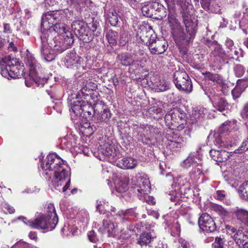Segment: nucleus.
Wrapping results in <instances>:
<instances>
[{
    "mask_svg": "<svg viewBox=\"0 0 248 248\" xmlns=\"http://www.w3.org/2000/svg\"><path fill=\"white\" fill-rule=\"evenodd\" d=\"M41 46L40 47L41 55L42 58L46 62H49L54 60L55 54V50H52L49 47L46 40V36L45 34H42L41 36Z\"/></svg>",
    "mask_w": 248,
    "mask_h": 248,
    "instance_id": "ddd939ff",
    "label": "nucleus"
},
{
    "mask_svg": "<svg viewBox=\"0 0 248 248\" xmlns=\"http://www.w3.org/2000/svg\"><path fill=\"white\" fill-rule=\"evenodd\" d=\"M168 24L175 42L179 46L188 44L196 33L197 24L191 20L187 8L185 9L181 8L180 10L186 34L184 32L181 23L176 18L177 14L175 11L170 6H168Z\"/></svg>",
    "mask_w": 248,
    "mask_h": 248,
    "instance_id": "f257e3e1",
    "label": "nucleus"
},
{
    "mask_svg": "<svg viewBox=\"0 0 248 248\" xmlns=\"http://www.w3.org/2000/svg\"><path fill=\"white\" fill-rule=\"evenodd\" d=\"M236 85L244 91L248 87V78H246L237 80Z\"/></svg>",
    "mask_w": 248,
    "mask_h": 248,
    "instance_id": "8fccbe9b",
    "label": "nucleus"
},
{
    "mask_svg": "<svg viewBox=\"0 0 248 248\" xmlns=\"http://www.w3.org/2000/svg\"><path fill=\"white\" fill-rule=\"evenodd\" d=\"M117 166L123 169H132L135 168L138 161L133 157L123 158L116 162Z\"/></svg>",
    "mask_w": 248,
    "mask_h": 248,
    "instance_id": "5701e85b",
    "label": "nucleus"
},
{
    "mask_svg": "<svg viewBox=\"0 0 248 248\" xmlns=\"http://www.w3.org/2000/svg\"><path fill=\"white\" fill-rule=\"evenodd\" d=\"M138 140L141 141L142 143L147 144L149 143L150 140L148 138H146L145 136L142 134H138Z\"/></svg>",
    "mask_w": 248,
    "mask_h": 248,
    "instance_id": "0e129e2a",
    "label": "nucleus"
},
{
    "mask_svg": "<svg viewBox=\"0 0 248 248\" xmlns=\"http://www.w3.org/2000/svg\"><path fill=\"white\" fill-rule=\"evenodd\" d=\"M101 152L107 156L108 160L112 163L117 162L122 155L121 154L115 149L113 145L109 144L104 145V147L101 149Z\"/></svg>",
    "mask_w": 248,
    "mask_h": 248,
    "instance_id": "dca6fc26",
    "label": "nucleus"
},
{
    "mask_svg": "<svg viewBox=\"0 0 248 248\" xmlns=\"http://www.w3.org/2000/svg\"><path fill=\"white\" fill-rule=\"evenodd\" d=\"M180 191L186 198H188L189 196H191L192 193L190 184L187 182H186L185 183H183V184L181 185Z\"/></svg>",
    "mask_w": 248,
    "mask_h": 248,
    "instance_id": "e433bc0d",
    "label": "nucleus"
},
{
    "mask_svg": "<svg viewBox=\"0 0 248 248\" xmlns=\"http://www.w3.org/2000/svg\"><path fill=\"white\" fill-rule=\"evenodd\" d=\"M94 118L97 123L106 122L110 117L111 114L107 107L102 102L95 104Z\"/></svg>",
    "mask_w": 248,
    "mask_h": 248,
    "instance_id": "2eb2a0df",
    "label": "nucleus"
},
{
    "mask_svg": "<svg viewBox=\"0 0 248 248\" xmlns=\"http://www.w3.org/2000/svg\"><path fill=\"white\" fill-rule=\"evenodd\" d=\"M168 45L167 41L163 38H155L149 45L148 48L153 55H159L164 53L167 49Z\"/></svg>",
    "mask_w": 248,
    "mask_h": 248,
    "instance_id": "f8f14e48",
    "label": "nucleus"
},
{
    "mask_svg": "<svg viewBox=\"0 0 248 248\" xmlns=\"http://www.w3.org/2000/svg\"><path fill=\"white\" fill-rule=\"evenodd\" d=\"M154 239L151 232H143L141 233L137 239V244L140 246H146L148 245Z\"/></svg>",
    "mask_w": 248,
    "mask_h": 248,
    "instance_id": "c85d7f7f",
    "label": "nucleus"
},
{
    "mask_svg": "<svg viewBox=\"0 0 248 248\" xmlns=\"http://www.w3.org/2000/svg\"><path fill=\"white\" fill-rule=\"evenodd\" d=\"M2 210L6 214H13L15 211L14 207L7 203H4L2 205Z\"/></svg>",
    "mask_w": 248,
    "mask_h": 248,
    "instance_id": "13d9d810",
    "label": "nucleus"
},
{
    "mask_svg": "<svg viewBox=\"0 0 248 248\" xmlns=\"http://www.w3.org/2000/svg\"><path fill=\"white\" fill-rule=\"evenodd\" d=\"M196 164V163L194 162V158L191 156H189L183 161L182 165L183 167L187 169L191 165L194 166Z\"/></svg>",
    "mask_w": 248,
    "mask_h": 248,
    "instance_id": "864d4df0",
    "label": "nucleus"
},
{
    "mask_svg": "<svg viewBox=\"0 0 248 248\" xmlns=\"http://www.w3.org/2000/svg\"><path fill=\"white\" fill-rule=\"evenodd\" d=\"M233 124V122L230 121L225 122L219 127L218 132L220 135L227 134L228 132H230L233 128V126H232Z\"/></svg>",
    "mask_w": 248,
    "mask_h": 248,
    "instance_id": "58836bf2",
    "label": "nucleus"
},
{
    "mask_svg": "<svg viewBox=\"0 0 248 248\" xmlns=\"http://www.w3.org/2000/svg\"><path fill=\"white\" fill-rule=\"evenodd\" d=\"M217 198L220 201L223 200L226 196V192L224 190H217Z\"/></svg>",
    "mask_w": 248,
    "mask_h": 248,
    "instance_id": "774afa93",
    "label": "nucleus"
},
{
    "mask_svg": "<svg viewBox=\"0 0 248 248\" xmlns=\"http://www.w3.org/2000/svg\"><path fill=\"white\" fill-rule=\"evenodd\" d=\"M240 114L245 123L248 122V102L244 105L241 110Z\"/></svg>",
    "mask_w": 248,
    "mask_h": 248,
    "instance_id": "603ef678",
    "label": "nucleus"
},
{
    "mask_svg": "<svg viewBox=\"0 0 248 248\" xmlns=\"http://www.w3.org/2000/svg\"><path fill=\"white\" fill-rule=\"evenodd\" d=\"M129 35L128 32L122 31L120 35L119 43L121 46H124L129 40Z\"/></svg>",
    "mask_w": 248,
    "mask_h": 248,
    "instance_id": "49530a36",
    "label": "nucleus"
},
{
    "mask_svg": "<svg viewBox=\"0 0 248 248\" xmlns=\"http://www.w3.org/2000/svg\"><path fill=\"white\" fill-rule=\"evenodd\" d=\"M67 12H69L70 15L73 16V12L66 9L65 12L62 11H51L46 13L43 15L42 17L41 27L43 29L48 27L47 25H55L63 21L64 18V13L67 14Z\"/></svg>",
    "mask_w": 248,
    "mask_h": 248,
    "instance_id": "39448f33",
    "label": "nucleus"
},
{
    "mask_svg": "<svg viewBox=\"0 0 248 248\" xmlns=\"http://www.w3.org/2000/svg\"><path fill=\"white\" fill-rule=\"evenodd\" d=\"M24 222L32 228L43 230L44 232L52 231L56 226V224L53 223L51 219L43 215L36 217L34 220H27V222L24 221Z\"/></svg>",
    "mask_w": 248,
    "mask_h": 248,
    "instance_id": "423d86ee",
    "label": "nucleus"
},
{
    "mask_svg": "<svg viewBox=\"0 0 248 248\" xmlns=\"http://www.w3.org/2000/svg\"><path fill=\"white\" fill-rule=\"evenodd\" d=\"M79 62V57L74 51L68 53L64 59V65L68 68L77 67Z\"/></svg>",
    "mask_w": 248,
    "mask_h": 248,
    "instance_id": "393cba45",
    "label": "nucleus"
},
{
    "mask_svg": "<svg viewBox=\"0 0 248 248\" xmlns=\"http://www.w3.org/2000/svg\"><path fill=\"white\" fill-rule=\"evenodd\" d=\"M198 225L204 232H214L217 228L214 220L207 213H203L201 216L198 219Z\"/></svg>",
    "mask_w": 248,
    "mask_h": 248,
    "instance_id": "9d476101",
    "label": "nucleus"
},
{
    "mask_svg": "<svg viewBox=\"0 0 248 248\" xmlns=\"http://www.w3.org/2000/svg\"><path fill=\"white\" fill-rule=\"evenodd\" d=\"M239 54V51L237 50H234L233 54L232 53H230L228 55V57L230 60L235 59L237 61H239L238 54Z\"/></svg>",
    "mask_w": 248,
    "mask_h": 248,
    "instance_id": "e2e57ef3",
    "label": "nucleus"
},
{
    "mask_svg": "<svg viewBox=\"0 0 248 248\" xmlns=\"http://www.w3.org/2000/svg\"><path fill=\"white\" fill-rule=\"evenodd\" d=\"M151 6L152 7V11L154 10L155 12V15L157 16L154 17V18L161 20L165 18L167 16L166 9L165 7L158 1L153 0L150 1Z\"/></svg>",
    "mask_w": 248,
    "mask_h": 248,
    "instance_id": "a211bd4d",
    "label": "nucleus"
},
{
    "mask_svg": "<svg viewBox=\"0 0 248 248\" xmlns=\"http://www.w3.org/2000/svg\"><path fill=\"white\" fill-rule=\"evenodd\" d=\"M26 64L29 66V75H34L36 72V61L32 55H28L26 58Z\"/></svg>",
    "mask_w": 248,
    "mask_h": 248,
    "instance_id": "72a5a7b5",
    "label": "nucleus"
},
{
    "mask_svg": "<svg viewBox=\"0 0 248 248\" xmlns=\"http://www.w3.org/2000/svg\"><path fill=\"white\" fill-rule=\"evenodd\" d=\"M202 7L205 10L207 11L209 9L211 4V0H201Z\"/></svg>",
    "mask_w": 248,
    "mask_h": 248,
    "instance_id": "680f3d73",
    "label": "nucleus"
},
{
    "mask_svg": "<svg viewBox=\"0 0 248 248\" xmlns=\"http://www.w3.org/2000/svg\"><path fill=\"white\" fill-rule=\"evenodd\" d=\"M85 101H74L69 108L76 115H80L83 113V102Z\"/></svg>",
    "mask_w": 248,
    "mask_h": 248,
    "instance_id": "473e14b6",
    "label": "nucleus"
},
{
    "mask_svg": "<svg viewBox=\"0 0 248 248\" xmlns=\"http://www.w3.org/2000/svg\"><path fill=\"white\" fill-rule=\"evenodd\" d=\"M117 37V32L112 30H108L106 33V37L111 47L116 45Z\"/></svg>",
    "mask_w": 248,
    "mask_h": 248,
    "instance_id": "7c9ffc66",
    "label": "nucleus"
},
{
    "mask_svg": "<svg viewBox=\"0 0 248 248\" xmlns=\"http://www.w3.org/2000/svg\"><path fill=\"white\" fill-rule=\"evenodd\" d=\"M63 161L56 154H49L45 161L41 164L43 170L49 171H56L57 169L63 167Z\"/></svg>",
    "mask_w": 248,
    "mask_h": 248,
    "instance_id": "0eeeda50",
    "label": "nucleus"
},
{
    "mask_svg": "<svg viewBox=\"0 0 248 248\" xmlns=\"http://www.w3.org/2000/svg\"><path fill=\"white\" fill-rule=\"evenodd\" d=\"M215 144L221 147H226L228 144L223 140L221 135L216 137Z\"/></svg>",
    "mask_w": 248,
    "mask_h": 248,
    "instance_id": "4d7b16f0",
    "label": "nucleus"
},
{
    "mask_svg": "<svg viewBox=\"0 0 248 248\" xmlns=\"http://www.w3.org/2000/svg\"><path fill=\"white\" fill-rule=\"evenodd\" d=\"M144 209V208L141 207L140 208L135 207L134 208H130L126 210H121L116 214V218H117L122 223L128 220L129 216L138 217L139 215L141 214L142 218H145L146 216L145 214H142V211Z\"/></svg>",
    "mask_w": 248,
    "mask_h": 248,
    "instance_id": "6e6552de",
    "label": "nucleus"
},
{
    "mask_svg": "<svg viewBox=\"0 0 248 248\" xmlns=\"http://www.w3.org/2000/svg\"><path fill=\"white\" fill-rule=\"evenodd\" d=\"M202 174V166L201 163L196 164L194 167L193 168L192 170L190 172L191 177L194 178L198 177Z\"/></svg>",
    "mask_w": 248,
    "mask_h": 248,
    "instance_id": "79ce46f5",
    "label": "nucleus"
},
{
    "mask_svg": "<svg viewBox=\"0 0 248 248\" xmlns=\"http://www.w3.org/2000/svg\"><path fill=\"white\" fill-rule=\"evenodd\" d=\"M234 71L236 76L240 77L244 75L245 69L243 65L237 64L234 67Z\"/></svg>",
    "mask_w": 248,
    "mask_h": 248,
    "instance_id": "5fc2aeb1",
    "label": "nucleus"
},
{
    "mask_svg": "<svg viewBox=\"0 0 248 248\" xmlns=\"http://www.w3.org/2000/svg\"><path fill=\"white\" fill-rule=\"evenodd\" d=\"M135 191H137L141 195L147 194L150 191L151 186L148 179L141 176H136L132 181Z\"/></svg>",
    "mask_w": 248,
    "mask_h": 248,
    "instance_id": "9b49d317",
    "label": "nucleus"
},
{
    "mask_svg": "<svg viewBox=\"0 0 248 248\" xmlns=\"http://www.w3.org/2000/svg\"><path fill=\"white\" fill-rule=\"evenodd\" d=\"M214 248H224V244L220 238H216L215 241L213 244Z\"/></svg>",
    "mask_w": 248,
    "mask_h": 248,
    "instance_id": "052dcab7",
    "label": "nucleus"
},
{
    "mask_svg": "<svg viewBox=\"0 0 248 248\" xmlns=\"http://www.w3.org/2000/svg\"><path fill=\"white\" fill-rule=\"evenodd\" d=\"M244 91L241 90L240 88H239L237 85L235 87V88L232 91V94L233 97V99L235 100L241 96L242 93Z\"/></svg>",
    "mask_w": 248,
    "mask_h": 248,
    "instance_id": "6e6d98bb",
    "label": "nucleus"
},
{
    "mask_svg": "<svg viewBox=\"0 0 248 248\" xmlns=\"http://www.w3.org/2000/svg\"><path fill=\"white\" fill-rule=\"evenodd\" d=\"M80 92L81 93V95L83 96H88L89 95H90L92 93L91 90L87 85L85 81L82 83V85L81 89L80 90Z\"/></svg>",
    "mask_w": 248,
    "mask_h": 248,
    "instance_id": "3c124183",
    "label": "nucleus"
},
{
    "mask_svg": "<svg viewBox=\"0 0 248 248\" xmlns=\"http://www.w3.org/2000/svg\"><path fill=\"white\" fill-rule=\"evenodd\" d=\"M45 211V214L44 215H46V217H47V218L51 219L53 224L57 225L58 222V217L56 214L54 205L51 203L46 204Z\"/></svg>",
    "mask_w": 248,
    "mask_h": 248,
    "instance_id": "bb28decb",
    "label": "nucleus"
},
{
    "mask_svg": "<svg viewBox=\"0 0 248 248\" xmlns=\"http://www.w3.org/2000/svg\"><path fill=\"white\" fill-rule=\"evenodd\" d=\"M34 74V75H29L30 79H31L32 81L35 83L38 86H41V87H43L47 82V78H41L38 76L36 71L35 72Z\"/></svg>",
    "mask_w": 248,
    "mask_h": 248,
    "instance_id": "4c0bfd02",
    "label": "nucleus"
},
{
    "mask_svg": "<svg viewBox=\"0 0 248 248\" xmlns=\"http://www.w3.org/2000/svg\"><path fill=\"white\" fill-rule=\"evenodd\" d=\"M134 64L131 65V66L134 67V69L140 70L141 69L144 70L143 69L144 66L142 65V63H141V60H135L134 59Z\"/></svg>",
    "mask_w": 248,
    "mask_h": 248,
    "instance_id": "bf43d9fd",
    "label": "nucleus"
},
{
    "mask_svg": "<svg viewBox=\"0 0 248 248\" xmlns=\"http://www.w3.org/2000/svg\"><path fill=\"white\" fill-rule=\"evenodd\" d=\"M81 131L89 135H92L93 133V127L91 126L89 123L86 122L84 123L81 126Z\"/></svg>",
    "mask_w": 248,
    "mask_h": 248,
    "instance_id": "09e8293b",
    "label": "nucleus"
},
{
    "mask_svg": "<svg viewBox=\"0 0 248 248\" xmlns=\"http://www.w3.org/2000/svg\"><path fill=\"white\" fill-rule=\"evenodd\" d=\"M233 238L236 244L240 247L248 243V232H243L241 229H239L234 234Z\"/></svg>",
    "mask_w": 248,
    "mask_h": 248,
    "instance_id": "a878e982",
    "label": "nucleus"
},
{
    "mask_svg": "<svg viewBox=\"0 0 248 248\" xmlns=\"http://www.w3.org/2000/svg\"><path fill=\"white\" fill-rule=\"evenodd\" d=\"M116 61L122 66L127 67L131 66L134 64V59L132 55L128 52L121 53L117 56Z\"/></svg>",
    "mask_w": 248,
    "mask_h": 248,
    "instance_id": "6ab92c4d",
    "label": "nucleus"
},
{
    "mask_svg": "<svg viewBox=\"0 0 248 248\" xmlns=\"http://www.w3.org/2000/svg\"><path fill=\"white\" fill-rule=\"evenodd\" d=\"M232 153H229L223 150H216L213 149L211 150L209 152L212 159L218 162H224L227 160Z\"/></svg>",
    "mask_w": 248,
    "mask_h": 248,
    "instance_id": "412c9836",
    "label": "nucleus"
},
{
    "mask_svg": "<svg viewBox=\"0 0 248 248\" xmlns=\"http://www.w3.org/2000/svg\"><path fill=\"white\" fill-rule=\"evenodd\" d=\"M88 236L90 241L95 243L97 241V238L95 235L94 232L93 231H90L88 233Z\"/></svg>",
    "mask_w": 248,
    "mask_h": 248,
    "instance_id": "338daca9",
    "label": "nucleus"
},
{
    "mask_svg": "<svg viewBox=\"0 0 248 248\" xmlns=\"http://www.w3.org/2000/svg\"><path fill=\"white\" fill-rule=\"evenodd\" d=\"M107 18L110 25L113 26H116L119 21L118 15L114 10L109 11L108 14Z\"/></svg>",
    "mask_w": 248,
    "mask_h": 248,
    "instance_id": "c9c22d12",
    "label": "nucleus"
},
{
    "mask_svg": "<svg viewBox=\"0 0 248 248\" xmlns=\"http://www.w3.org/2000/svg\"><path fill=\"white\" fill-rule=\"evenodd\" d=\"M212 103L214 108L220 112L229 108V104L227 100L223 97L217 95L213 96Z\"/></svg>",
    "mask_w": 248,
    "mask_h": 248,
    "instance_id": "4be33fe9",
    "label": "nucleus"
},
{
    "mask_svg": "<svg viewBox=\"0 0 248 248\" xmlns=\"http://www.w3.org/2000/svg\"><path fill=\"white\" fill-rule=\"evenodd\" d=\"M214 210L222 217H225L229 215V212L221 206L216 205L214 207Z\"/></svg>",
    "mask_w": 248,
    "mask_h": 248,
    "instance_id": "de8ad7c7",
    "label": "nucleus"
},
{
    "mask_svg": "<svg viewBox=\"0 0 248 248\" xmlns=\"http://www.w3.org/2000/svg\"><path fill=\"white\" fill-rule=\"evenodd\" d=\"M140 42L142 44L149 46L151 41H153L156 36L153 32V31H148L146 29H143L140 32Z\"/></svg>",
    "mask_w": 248,
    "mask_h": 248,
    "instance_id": "b1692460",
    "label": "nucleus"
},
{
    "mask_svg": "<svg viewBox=\"0 0 248 248\" xmlns=\"http://www.w3.org/2000/svg\"><path fill=\"white\" fill-rule=\"evenodd\" d=\"M17 63L18 62L17 59H10L4 69L1 67V75L7 78H16L19 74V70L16 67Z\"/></svg>",
    "mask_w": 248,
    "mask_h": 248,
    "instance_id": "1a4fd4ad",
    "label": "nucleus"
},
{
    "mask_svg": "<svg viewBox=\"0 0 248 248\" xmlns=\"http://www.w3.org/2000/svg\"><path fill=\"white\" fill-rule=\"evenodd\" d=\"M204 77L210 80L217 83H220L222 81L221 76L217 74H214L209 72H206L203 74Z\"/></svg>",
    "mask_w": 248,
    "mask_h": 248,
    "instance_id": "a19ab883",
    "label": "nucleus"
},
{
    "mask_svg": "<svg viewBox=\"0 0 248 248\" xmlns=\"http://www.w3.org/2000/svg\"><path fill=\"white\" fill-rule=\"evenodd\" d=\"M103 226L104 229L107 230L109 237H114L116 235V228L114 223L108 220L104 219Z\"/></svg>",
    "mask_w": 248,
    "mask_h": 248,
    "instance_id": "c756f323",
    "label": "nucleus"
},
{
    "mask_svg": "<svg viewBox=\"0 0 248 248\" xmlns=\"http://www.w3.org/2000/svg\"><path fill=\"white\" fill-rule=\"evenodd\" d=\"M239 192L244 199L248 200V181L244 182L240 186Z\"/></svg>",
    "mask_w": 248,
    "mask_h": 248,
    "instance_id": "a18cd8bd",
    "label": "nucleus"
},
{
    "mask_svg": "<svg viewBox=\"0 0 248 248\" xmlns=\"http://www.w3.org/2000/svg\"><path fill=\"white\" fill-rule=\"evenodd\" d=\"M61 36L62 39L63 43H61L60 45L62 47L61 49L66 50L74 43V38L72 33L70 31H67L65 33L62 34Z\"/></svg>",
    "mask_w": 248,
    "mask_h": 248,
    "instance_id": "cd10ccee",
    "label": "nucleus"
},
{
    "mask_svg": "<svg viewBox=\"0 0 248 248\" xmlns=\"http://www.w3.org/2000/svg\"><path fill=\"white\" fill-rule=\"evenodd\" d=\"M46 40L49 47L51 48H53L54 50L59 53H62L65 50L61 49L62 47H61L62 46L60 45V43H63V42L61 36H53V34H51L49 37L46 36Z\"/></svg>",
    "mask_w": 248,
    "mask_h": 248,
    "instance_id": "aec40b11",
    "label": "nucleus"
},
{
    "mask_svg": "<svg viewBox=\"0 0 248 248\" xmlns=\"http://www.w3.org/2000/svg\"><path fill=\"white\" fill-rule=\"evenodd\" d=\"M71 28L77 37L84 43H89L93 39V34L88 26L81 20H74Z\"/></svg>",
    "mask_w": 248,
    "mask_h": 248,
    "instance_id": "7ed1b4c3",
    "label": "nucleus"
},
{
    "mask_svg": "<svg viewBox=\"0 0 248 248\" xmlns=\"http://www.w3.org/2000/svg\"><path fill=\"white\" fill-rule=\"evenodd\" d=\"M234 214L237 219L248 226V211L243 209H238L235 211Z\"/></svg>",
    "mask_w": 248,
    "mask_h": 248,
    "instance_id": "2f4dec72",
    "label": "nucleus"
},
{
    "mask_svg": "<svg viewBox=\"0 0 248 248\" xmlns=\"http://www.w3.org/2000/svg\"><path fill=\"white\" fill-rule=\"evenodd\" d=\"M186 114L180 108H175L167 113L165 117L166 123H170L173 126L172 129L178 131L185 128Z\"/></svg>",
    "mask_w": 248,
    "mask_h": 248,
    "instance_id": "f03ea898",
    "label": "nucleus"
},
{
    "mask_svg": "<svg viewBox=\"0 0 248 248\" xmlns=\"http://www.w3.org/2000/svg\"><path fill=\"white\" fill-rule=\"evenodd\" d=\"M56 171L53 173V179L51 180V183L55 187L62 185V182L66 179H69V170L66 166H63L57 169Z\"/></svg>",
    "mask_w": 248,
    "mask_h": 248,
    "instance_id": "4468645a",
    "label": "nucleus"
},
{
    "mask_svg": "<svg viewBox=\"0 0 248 248\" xmlns=\"http://www.w3.org/2000/svg\"><path fill=\"white\" fill-rule=\"evenodd\" d=\"M95 104L92 106L90 104H89L88 102H83V113L84 115H86L87 114L88 116L92 117V116H94L95 113Z\"/></svg>",
    "mask_w": 248,
    "mask_h": 248,
    "instance_id": "f704fd0d",
    "label": "nucleus"
},
{
    "mask_svg": "<svg viewBox=\"0 0 248 248\" xmlns=\"http://www.w3.org/2000/svg\"><path fill=\"white\" fill-rule=\"evenodd\" d=\"M3 32L5 34H10L12 33V30L11 29L10 25L9 23L3 24Z\"/></svg>",
    "mask_w": 248,
    "mask_h": 248,
    "instance_id": "69168bd1",
    "label": "nucleus"
},
{
    "mask_svg": "<svg viewBox=\"0 0 248 248\" xmlns=\"http://www.w3.org/2000/svg\"><path fill=\"white\" fill-rule=\"evenodd\" d=\"M141 12L145 16L149 17L153 16V12L150 2H149L147 4L142 6L141 8Z\"/></svg>",
    "mask_w": 248,
    "mask_h": 248,
    "instance_id": "c03bdc74",
    "label": "nucleus"
},
{
    "mask_svg": "<svg viewBox=\"0 0 248 248\" xmlns=\"http://www.w3.org/2000/svg\"><path fill=\"white\" fill-rule=\"evenodd\" d=\"M173 81L176 88L186 93L192 90L191 81L187 73L183 70H178L173 74Z\"/></svg>",
    "mask_w": 248,
    "mask_h": 248,
    "instance_id": "20e7f679",
    "label": "nucleus"
},
{
    "mask_svg": "<svg viewBox=\"0 0 248 248\" xmlns=\"http://www.w3.org/2000/svg\"><path fill=\"white\" fill-rule=\"evenodd\" d=\"M43 30L44 31L42 34H45L46 36H47V37H50L51 34H53V36H55L56 33L58 34L57 36H62L67 31H66L65 24L62 23V22L48 26V27L46 28L45 29Z\"/></svg>",
    "mask_w": 248,
    "mask_h": 248,
    "instance_id": "f3484780",
    "label": "nucleus"
},
{
    "mask_svg": "<svg viewBox=\"0 0 248 248\" xmlns=\"http://www.w3.org/2000/svg\"><path fill=\"white\" fill-rule=\"evenodd\" d=\"M248 150V139L244 140L240 146L233 152V154H241Z\"/></svg>",
    "mask_w": 248,
    "mask_h": 248,
    "instance_id": "37998d69",
    "label": "nucleus"
},
{
    "mask_svg": "<svg viewBox=\"0 0 248 248\" xmlns=\"http://www.w3.org/2000/svg\"><path fill=\"white\" fill-rule=\"evenodd\" d=\"M168 4V6H170V2H173V4L176 3L178 5H179L180 8L183 9L188 8L189 4V1L190 0H165Z\"/></svg>",
    "mask_w": 248,
    "mask_h": 248,
    "instance_id": "ea45409f",
    "label": "nucleus"
}]
</instances>
